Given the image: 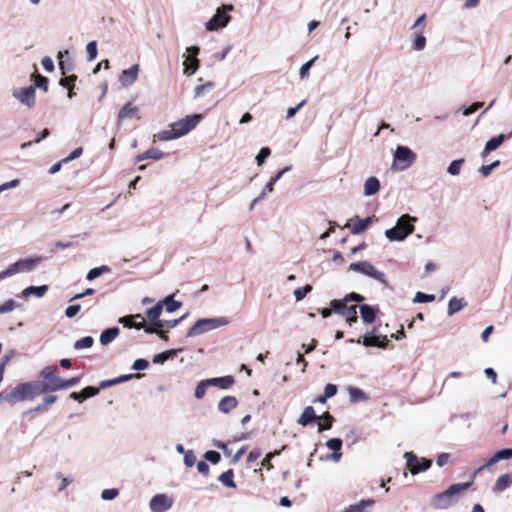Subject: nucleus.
I'll return each mask as SVG.
<instances>
[{
    "label": "nucleus",
    "mask_w": 512,
    "mask_h": 512,
    "mask_svg": "<svg viewBox=\"0 0 512 512\" xmlns=\"http://www.w3.org/2000/svg\"><path fill=\"white\" fill-rule=\"evenodd\" d=\"M349 269L355 272L362 273L366 276H369L381 283H385V274L381 271H378L373 264L368 261H360L351 263Z\"/></svg>",
    "instance_id": "obj_8"
},
{
    "label": "nucleus",
    "mask_w": 512,
    "mask_h": 512,
    "mask_svg": "<svg viewBox=\"0 0 512 512\" xmlns=\"http://www.w3.org/2000/svg\"><path fill=\"white\" fill-rule=\"evenodd\" d=\"M320 420V417L315 414L312 406H307L298 419V423L302 426H307L312 422Z\"/></svg>",
    "instance_id": "obj_20"
},
{
    "label": "nucleus",
    "mask_w": 512,
    "mask_h": 512,
    "mask_svg": "<svg viewBox=\"0 0 512 512\" xmlns=\"http://www.w3.org/2000/svg\"><path fill=\"white\" fill-rule=\"evenodd\" d=\"M416 221L415 217H411L408 214L402 215L398 221L395 227L387 229L385 231V236L390 241H402L404 240L408 235L413 233L414 231V225L412 222Z\"/></svg>",
    "instance_id": "obj_4"
},
{
    "label": "nucleus",
    "mask_w": 512,
    "mask_h": 512,
    "mask_svg": "<svg viewBox=\"0 0 512 512\" xmlns=\"http://www.w3.org/2000/svg\"><path fill=\"white\" fill-rule=\"evenodd\" d=\"M510 483H511V478H510L509 474L501 475L495 482V484L493 486V491L496 493L502 492L509 487Z\"/></svg>",
    "instance_id": "obj_34"
},
{
    "label": "nucleus",
    "mask_w": 512,
    "mask_h": 512,
    "mask_svg": "<svg viewBox=\"0 0 512 512\" xmlns=\"http://www.w3.org/2000/svg\"><path fill=\"white\" fill-rule=\"evenodd\" d=\"M375 220V217H367L365 219H361L359 216H354L351 218L346 227L351 231L352 234H360L365 231L370 224H372Z\"/></svg>",
    "instance_id": "obj_11"
},
{
    "label": "nucleus",
    "mask_w": 512,
    "mask_h": 512,
    "mask_svg": "<svg viewBox=\"0 0 512 512\" xmlns=\"http://www.w3.org/2000/svg\"><path fill=\"white\" fill-rule=\"evenodd\" d=\"M86 51L88 54V60L92 61L97 56V43L96 41H91L86 46Z\"/></svg>",
    "instance_id": "obj_54"
},
{
    "label": "nucleus",
    "mask_w": 512,
    "mask_h": 512,
    "mask_svg": "<svg viewBox=\"0 0 512 512\" xmlns=\"http://www.w3.org/2000/svg\"><path fill=\"white\" fill-rule=\"evenodd\" d=\"M277 454H279V452H270V453H268V454L264 457V459L262 460V462H261V467H264V468H266L267 470L272 469V468H273V465H272L271 460H272V458H273L275 455H277Z\"/></svg>",
    "instance_id": "obj_62"
},
{
    "label": "nucleus",
    "mask_w": 512,
    "mask_h": 512,
    "mask_svg": "<svg viewBox=\"0 0 512 512\" xmlns=\"http://www.w3.org/2000/svg\"><path fill=\"white\" fill-rule=\"evenodd\" d=\"M377 328H373L372 332L367 333L363 336L362 344L366 347H379V348H387L388 339L385 335L378 336L376 335Z\"/></svg>",
    "instance_id": "obj_12"
},
{
    "label": "nucleus",
    "mask_w": 512,
    "mask_h": 512,
    "mask_svg": "<svg viewBox=\"0 0 512 512\" xmlns=\"http://www.w3.org/2000/svg\"><path fill=\"white\" fill-rule=\"evenodd\" d=\"M209 386H210L209 379L202 380L201 382H199V384L197 385V387L195 389V393H194L195 397L197 399L203 398L206 393V390Z\"/></svg>",
    "instance_id": "obj_43"
},
{
    "label": "nucleus",
    "mask_w": 512,
    "mask_h": 512,
    "mask_svg": "<svg viewBox=\"0 0 512 512\" xmlns=\"http://www.w3.org/2000/svg\"><path fill=\"white\" fill-rule=\"evenodd\" d=\"M375 504L373 499H362L358 503L352 504L347 507L344 512H366Z\"/></svg>",
    "instance_id": "obj_22"
},
{
    "label": "nucleus",
    "mask_w": 512,
    "mask_h": 512,
    "mask_svg": "<svg viewBox=\"0 0 512 512\" xmlns=\"http://www.w3.org/2000/svg\"><path fill=\"white\" fill-rule=\"evenodd\" d=\"M210 386H216L220 389H229L235 383V379L233 376L228 375L224 377H217L209 379Z\"/></svg>",
    "instance_id": "obj_23"
},
{
    "label": "nucleus",
    "mask_w": 512,
    "mask_h": 512,
    "mask_svg": "<svg viewBox=\"0 0 512 512\" xmlns=\"http://www.w3.org/2000/svg\"><path fill=\"white\" fill-rule=\"evenodd\" d=\"M434 300H435V296L433 294H425L422 292H417L415 295V298H414L415 302H420V303L432 302Z\"/></svg>",
    "instance_id": "obj_55"
},
{
    "label": "nucleus",
    "mask_w": 512,
    "mask_h": 512,
    "mask_svg": "<svg viewBox=\"0 0 512 512\" xmlns=\"http://www.w3.org/2000/svg\"><path fill=\"white\" fill-rule=\"evenodd\" d=\"M35 87L41 88L44 91L48 90V79L40 74H33Z\"/></svg>",
    "instance_id": "obj_47"
},
{
    "label": "nucleus",
    "mask_w": 512,
    "mask_h": 512,
    "mask_svg": "<svg viewBox=\"0 0 512 512\" xmlns=\"http://www.w3.org/2000/svg\"><path fill=\"white\" fill-rule=\"evenodd\" d=\"M50 393L48 380L39 377V380L21 382L9 391L0 393V399L14 405L19 402L33 401L36 397Z\"/></svg>",
    "instance_id": "obj_1"
},
{
    "label": "nucleus",
    "mask_w": 512,
    "mask_h": 512,
    "mask_svg": "<svg viewBox=\"0 0 512 512\" xmlns=\"http://www.w3.org/2000/svg\"><path fill=\"white\" fill-rule=\"evenodd\" d=\"M57 372L58 367L56 365H48L45 366L38 374V377H44L48 380L50 393L68 389L80 382L79 376L63 379L57 375Z\"/></svg>",
    "instance_id": "obj_2"
},
{
    "label": "nucleus",
    "mask_w": 512,
    "mask_h": 512,
    "mask_svg": "<svg viewBox=\"0 0 512 512\" xmlns=\"http://www.w3.org/2000/svg\"><path fill=\"white\" fill-rule=\"evenodd\" d=\"M219 481L225 485L226 487H229V488H236V483L234 481V473H233V470L232 469H229L225 472H223L220 476H219Z\"/></svg>",
    "instance_id": "obj_35"
},
{
    "label": "nucleus",
    "mask_w": 512,
    "mask_h": 512,
    "mask_svg": "<svg viewBox=\"0 0 512 512\" xmlns=\"http://www.w3.org/2000/svg\"><path fill=\"white\" fill-rule=\"evenodd\" d=\"M49 134H50V131L47 128L43 129L36 139H34L33 141L23 143L21 145V149H25V148L29 147L30 145H32V143H39L41 140L48 137Z\"/></svg>",
    "instance_id": "obj_52"
},
{
    "label": "nucleus",
    "mask_w": 512,
    "mask_h": 512,
    "mask_svg": "<svg viewBox=\"0 0 512 512\" xmlns=\"http://www.w3.org/2000/svg\"><path fill=\"white\" fill-rule=\"evenodd\" d=\"M233 10L234 6L232 4H226L218 8L215 15L206 23V29L208 31H216L225 27L231 19L228 12Z\"/></svg>",
    "instance_id": "obj_7"
},
{
    "label": "nucleus",
    "mask_w": 512,
    "mask_h": 512,
    "mask_svg": "<svg viewBox=\"0 0 512 512\" xmlns=\"http://www.w3.org/2000/svg\"><path fill=\"white\" fill-rule=\"evenodd\" d=\"M317 58H318V56H315L301 66L300 71H299L300 78L304 79L308 76L309 70Z\"/></svg>",
    "instance_id": "obj_51"
},
{
    "label": "nucleus",
    "mask_w": 512,
    "mask_h": 512,
    "mask_svg": "<svg viewBox=\"0 0 512 512\" xmlns=\"http://www.w3.org/2000/svg\"><path fill=\"white\" fill-rule=\"evenodd\" d=\"M41 260H42L41 257L18 260L17 264L19 265V271L20 272L31 271Z\"/></svg>",
    "instance_id": "obj_28"
},
{
    "label": "nucleus",
    "mask_w": 512,
    "mask_h": 512,
    "mask_svg": "<svg viewBox=\"0 0 512 512\" xmlns=\"http://www.w3.org/2000/svg\"><path fill=\"white\" fill-rule=\"evenodd\" d=\"M463 163L464 159H457L452 161L447 169V172L453 176L458 175L460 173Z\"/></svg>",
    "instance_id": "obj_46"
},
{
    "label": "nucleus",
    "mask_w": 512,
    "mask_h": 512,
    "mask_svg": "<svg viewBox=\"0 0 512 512\" xmlns=\"http://www.w3.org/2000/svg\"><path fill=\"white\" fill-rule=\"evenodd\" d=\"M171 506L172 500L164 494H157L150 501V508L153 512H164Z\"/></svg>",
    "instance_id": "obj_14"
},
{
    "label": "nucleus",
    "mask_w": 512,
    "mask_h": 512,
    "mask_svg": "<svg viewBox=\"0 0 512 512\" xmlns=\"http://www.w3.org/2000/svg\"><path fill=\"white\" fill-rule=\"evenodd\" d=\"M426 45V38L423 36L422 32L417 33L415 39L413 41V49L414 50H422Z\"/></svg>",
    "instance_id": "obj_48"
},
{
    "label": "nucleus",
    "mask_w": 512,
    "mask_h": 512,
    "mask_svg": "<svg viewBox=\"0 0 512 512\" xmlns=\"http://www.w3.org/2000/svg\"><path fill=\"white\" fill-rule=\"evenodd\" d=\"M360 314L364 322L373 323L376 318L375 309L367 304L360 306Z\"/></svg>",
    "instance_id": "obj_29"
},
{
    "label": "nucleus",
    "mask_w": 512,
    "mask_h": 512,
    "mask_svg": "<svg viewBox=\"0 0 512 512\" xmlns=\"http://www.w3.org/2000/svg\"><path fill=\"white\" fill-rule=\"evenodd\" d=\"M349 395H350V400L352 402L366 401L368 399L367 395L361 389H359L357 387H350Z\"/></svg>",
    "instance_id": "obj_40"
},
{
    "label": "nucleus",
    "mask_w": 512,
    "mask_h": 512,
    "mask_svg": "<svg viewBox=\"0 0 512 512\" xmlns=\"http://www.w3.org/2000/svg\"><path fill=\"white\" fill-rule=\"evenodd\" d=\"M76 80H77V76L76 75H70V76L61 78L60 81H59V84L62 87L70 88V87H74V83H75Z\"/></svg>",
    "instance_id": "obj_60"
},
{
    "label": "nucleus",
    "mask_w": 512,
    "mask_h": 512,
    "mask_svg": "<svg viewBox=\"0 0 512 512\" xmlns=\"http://www.w3.org/2000/svg\"><path fill=\"white\" fill-rule=\"evenodd\" d=\"M201 119L202 115L200 114L186 116L176 122L171 123L170 128H172L174 136L179 138L193 130L201 121Z\"/></svg>",
    "instance_id": "obj_6"
},
{
    "label": "nucleus",
    "mask_w": 512,
    "mask_h": 512,
    "mask_svg": "<svg viewBox=\"0 0 512 512\" xmlns=\"http://www.w3.org/2000/svg\"><path fill=\"white\" fill-rule=\"evenodd\" d=\"M343 441L340 438H332L326 442V446L333 451L332 454L327 455L326 458L334 462H339L342 457Z\"/></svg>",
    "instance_id": "obj_18"
},
{
    "label": "nucleus",
    "mask_w": 512,
    "mask_h": 512,
    "mask_svg": "<svg viewBox=\"0 0 512 512\" xmlns=\"http://www.w3.org/2000/svg\"><path fill=\"white\" fill-rule=\"evenodd\" d=\"M132 377V375H125V376H121L119 378H116V379H112V380H104L100 383V388H106V387H109V386H112V385H115L117 383H120L122 381H125L127 379H130Z\"/></svg>",
    "instance_id": "obj_53"
},
{
    "label": "nucleus",
    "mask_w": 512,
    "mask_h": 512,
    "mask_svg": "<svg viewBox=\"0 0 512 512\" xmlns=\"http://www.w3.org/2000/svg\"><path fill=\"white\" fill-rule=\"evenodd\" d=\"M58 400L57 395H53L48 393L43 399L42 402L35 406L32 411L42 413L48 410L49 406L54 404Z\"/></svg>",
    "instance_id": "obj_24"
},
{
    "label": "nucleus",
    "mask_w": 512,
    "mask_h": 512,
    "mask_svg": "<svg viewBox=\"0 0 512 512\" xmlns=\"http://www.w3.org/2000/svg\"><path fill=\"white\" fill-rule=\"evenodd\" d=\"M14 97L29 108L35 105V87L29 86L14 92Z\"/></svg>",
    "instance_id": "obj_13"
},
{
    "label": "nucleus",
    "mask_w": 512,
    "mask_h": 512,
    "mask_svg": "<svg viewBox=\"0 0 512 512\" xmlns=\"http://www.w3.org/2000/svg\"><path fill=\"white\" fill-rule=\"evenodd\" d=\"M47 289L48 288L45 285L44 286H38V287L37 286H30V287H28V288H26L24 290V294L25 295L34 294V295H36L38 297H42L46 293Z\"/></svg>",
    "instance_id": "obj_45"
},
{
    "label": "nucleus",
    "mask_w": 512,
    "mask_h": 512,
    "mask_svg": "<svg viewBox=\"0 0 512 512\" xmlns=\"http://www.w3.org/2000/svg\"><path fill=\"white\" fill-rule=\"evenodd\" d=\"M238 405V400L236 397L234 396H225L223 397L219 403H218V409L222 412V413H229L230 411H232L233 409H235Z\"/></svg>",
    "instance_id": "obj_21"
},
{
    "label": "nucleus",
    "mask_w": 512,
    "mask_h": 512,
    "mask_svg": "<svg viewBox=\"0 0 512 512\" xmlns=\"http://www.w3.org/2000/svg\"><path fill=\"white\" fill-rule=\"evenodd\" d=\"M228 323L229 321L224 317L199 319L192 327H190L187 332V337L201 335L218 327L225 326Z\"/></svg>",
    "instance_id": "obj_5"
},
{
    "label": "nucleus",
    "mask_w": 512,
    "mask_h": 512,
    "mask_svg": "<svg viewBox=\"0 0 512 512\" xmlns=\"http://www.w3.org/2000/svg\"><path fill=\"white\" fill-rule=\"evenodd\" d=\"M471 484L472 482H466L451 485L445 491L434 496L432 502L433 506L438 509L448 508L455 502L456 497H458L462 491L467 490Z\"/></svg>",
    "instance_id": "obj_3"
},
{
    "label": "nucleus",
    "mask_w": 512,
    "mask_h": 512,
    "mask_svg": "<svg viewBox=\"0 0 512 512\" xmlns=\"http://www.w3.org/2000/svg\"><path fill=\"white\" fill-rule=\"evenodd\" d=\"M204 457L206 460L210 461L213 464H217L221 459L220 453L214 450L207 451Z\"/></svg>",
    "instance_id": "obj_59"
},
{
    "label": "nucleus",
    "mask_w": 512,
    "mask_h": 512,
    "mask_svg": "<svg viewBox=\"0 0 512 512\" xmlns=\"http://www.w3.org/2000/svg\"><path fill=\"white\" fill-rule=\"evenodd\" d=\"M163 327H164V322L157 321L154 323V326L144 327V331L148 334L156 333L159 335V337L161 339L167 340L168 336H167L166 332L162 330Z\"/></svg>",
    "instance_id": "obj_33"
},
{
    "label": "nucleus",
    "mask_w": 512,
    "mask_h": 512,
    "mask_svg": "<svg viewBox=\"0 0 512 512\" xmlns=\"http://www.w3.org/2000/svg\"><path fill=\"white\" fill-rule=\"evenodd\" d=\"M405 458L407 460L406 466L407 469L413 474H418L420 472L426 471L432 465V461L429 459H419L413 452H406Z\"/></svg>",
    "instance_id": "obj_10"
},
{
    "label": "nucleus",
    "mask_w": 512,
    "mask_h": 512,
    "mask_svg": "<svg viewBox=\"0 0 512 512\" xmlns=\"http://www.w3.org/2000/svg\"><path fill=\"white\" fill-rule=\"evenodd\" d=\"M94 343V339L91 336H85L79 340H77L74 344V348L77 350L90 348Z\"/></svg>",
    "instance_id": "obj_42"
},
{
    "label": "nucleus",
    "mask_w": 512,
    "mask_h": 512,
    "mask_svg": "<svg viewBox=\"0 0 512 512\" xmlns=\"http://www.w3.org/2000/svg\"><path fill=\"white\" fill-rule=\"evenodd\" d=\"M148 366L149 362L146 359L139 358L134 361L132 368L137 371H142L147 369Z\"/></svg>",
    "instance_id": "obj_63"
},
{
    "label": "nucleus",
    "mask_w": 512,
    "mask_h": 512,
    "mask_svg": "<svg viewBox=\"0 0 512 512\" xmlns=\"http://www.w3.org/2000/svg\"><path fill=\"white\" fill-rule=\"evenodd\" d=\"M320 420H324L323 423H319L318 425V431L323 432L325 430H329L332 428L334 417L329 413L325 412L322 416H319Z\"/></svg>",
    "instance_id": "obj_38"
},
{
    "label": "nucleus",
    "mask_w": 512,
    "mask_h": 512,
    "mask_svg": "<svg viewBox=\"0 0 512 512\" xmlns=\"http://www.w3.org/2000/svg\"><path fill=\"white\" fill-rule=\"evenodd\" d=\"M119 334V328L113 327L104 330L100 335V342L102 345H107L112 342Z\"/></svg>",
    "instance_id": "obj_31"
},
{
    "label": "nucleus",
    "mask_w": 512,
    "mask_h": 512,
    "mask_svg": "<svg viewBox=\"0 0 512 512\" xmlns=\"http://www.w3.org/2000/svg\"><path fill=\"white\" fill-rule=\"evenodd\" d=\"M139 65L134 64L129 69L123 70L119 76V82L127 87L132 85L138 78Z\"/></svg>",
    "instance_id": "obj_15"
},
{
    "label": "nucleus",
    "mask_w": 512,
    "mask_h": 512,
    "mask_svg": "<svg viewBox=\"0 0 512 512\" xmlns=\"http://www.w3.org/2000/svg\"><path fill=\"white\" fill-rule=\"evenodd\" d=\"M156 137L160 140V141H168V140H172V139H176L177 137L174 136V132L172 130V128H170V130H163L161 132H159Z\"/></svg>",
    "instance_id": "obj_58"
},
{
    "label": "nucleus",
    "mask_w": 512,
    "mask_h": 512,
    "mask_svg": "<svg viewBox=\"0 0 512 512\" xmlns=\"http://www.w3.org/2000/svg\"><path fill=\"white\" fill-rule=\"evenodd\" d=\"M162 302V305H165L166 311L172 313L179 309L182 306L180 301H176L173 299V295L167 296Z\"/></svg>",
    "instance_id": "obj_39"
},
{
    "label": "nucleus",
    "mask_w": 512,
    "mask_h": 512,
    "mask_svg": "<svg viewBox=\"0 0 512 512\" xmlns=\"http://www.w3.org/2000/svg\"><path fill=\"white\" fill-rule=\"evenodd\" d=\"M173 354H174V350L164 351L162 353H159V354L155 355L154 358H153V362L154 363H163L166 360H168L170 358V356L173 355Z\"/></svg>",
    "instance_id": "obj_56"
},
{
    "label": "nucleus",
    "mask_w": 512,
    "mask_h": 512,
    "mask_svg": "<svg viewBox=\"0 0 512 512\" xmlns=\"http://www.w3.org/2000/svg\"><path fill=\"white\" fill-rule=\"evenodd\" d=\"M110 271H111V268L109 266L102 265L100 267L91 269L88 272L86 279L88 281H92V280L96 279L97 277L101 276L103 273H109Z\"/></svg>",
    "instance_id": "obj_37"
},
{
    "label": "nucleus",
    "mask_w": 512,
    "mask_h": 512,
    "mask_svg": "<svg viewBox=\"0 0 512 512\" xmlns=\"http://www.w3.org/2000/svg\"><path fill=\"white\" fill-rule=\"evenodd\" d=\"M380 189V182L376 177H370L365 181L364 194L367 196L376 194Z\"/></svg>",
    "instance_id": "obj_27"
},
{
    "label": "nucleus",
    "mask_w": 512,
    "mask_h": 512,
    "mask_svg": "<svg viewBox=\"0 0 512 512\" xmlns=\"http://www.w3.org/2000/svg\"><path fill=\"white\" fill-rule=\"evenodd\" d=\"M347 303L348 302L346 300V297H344L343 299L332 300L331 309L334 310L336 313L341 314L342 311H344V309L346 308Z\"/></svg>",
    "instance_id": "obj_44"
},
{
    "label": "nucleus",
    "mask_w": 512,
    "mask_h": 512,
    "mask_svg": "<svg viewBox=\"0 0 512 512\" xmlns=\"http://www.w3.org/2000/svg\"><path fill=\"white\" fill-rule=\"evenodd\" d=\"M162 310H163L162 302H158L154 307H152L146 311V316L151 321L150 326H154L155 322L160 321L159 317L162 313Z\"/></svg>",
    "instance_id": "obj_32"
},
{
    "label": "nucleus",
    "mask_w": 512,
    "mask_h": 512,
    "mask_svg": "<svg viewBox=\"0 0 512 512\" xmlns=\"http://www.w3.org/2000/svg\"><path fill=\"white\" fill-rule=\"evenodd\" d=\"M185 72L193 74L199 67V60L196 57H188L185 62Z\"/></svg>",
    "instance_id": "obj_41"
},
{
    "label": "nucleus",
    "mask_w": 512,
    "mask_h": 512,
    "mask_svg": "<svg viewBox=\"0 0 512 512\" xmlns=\"http://www.w3.org/2000/svg\"><path fill=\"white\" fill-rule=\"evenodd\" d=\"M312 290V286L310 285H306L302 288H297L295 291H294V296L296 298V300H302L310 291Z\"/></svg>",
    "instance_id": "obj_57"
},
{
    "label": "nucleus",
    "mask_w": 512,
    "mask_h": 512,
    "mask_svg": "<svg viewBox=\"0 0 512 512\" xmlns=\"http://www.w3.org/2000/svg\"><path fill=\"white\" fill-rule=\"evenodd\" d=\"M271 154V150L268 147H263L260 149L258 155L256 156L257 165L261 166L266 158H268Z\"/></svg>",
    "instance_id": "obj_50"
},
{
    "label": "nucleus",
    "mask_w": 512,
    "mask_h": 512,
    "mask_svg": "<svg viewBox=\"0 0 512 512\" xmlns=\"http://www.w3.org/2000/svg\"><path fill=\"white\" fill-rule=\"evenodd\" d=\"M119 494V491L117 489H104L101 493V497L104 500H112L116 498Z\"/></svg>",
    "instance_id": "obj_64"
},
{
    "label": "nucleus",
    "mask_w": 512,
    "mask_h": 512,
    "mask_svg": "<svg viewBox=\"0 0 512 512\" xmlns=\"http://www.w3.org/2000/svg\"><path fill=\"white\" fill-rule=\"evenodd\" d=\"M119 322L122 323L127 328H135V329H144V327H148L145 324V320L142 315H130L124 316L119 319Z\"/></svg>",
    "instance_id": "obj_17"
},
{
    "label": "nucleus",
    "mask_w": 512,
    "mask_h": 512,
    "mask_svg": "<svg viewBox=\"0 0 512 512\" xmlns=\"http://www.w3.org/2000/svg\"><path fill=\"white\" fill-rule=\"evenodd\" d=\"M341 315L345 317V319H346V321L348 322L349 325H352L353 323H356L357 319H358L357 311H356V306L355 305H352V306H349V307L346 306L344 311H342Z\"/></svg>",
    "instance_id": "obj_36"
},
{
    "label": "nucleus",
    "mask_w": 512,
    "mask_h": 512,
    "mask_svg": "<svg viewBox=\"0 0 512 512\" xmlns=\"http://www.w3.org/2000/svg\"><path fill=\"white\" fill-rule=\"evenodd\" d=\"M416 160V154L406 146H398L394 154L395 165L398 169L405 170L409 168Z\"/></svg>",
    "instance_id": "obj_9"
},
{
    "label": "nucleus",
    "mask_w": 512,
    "mask_h": 512,
    "mask_svg": "<svg viewBox=\"0 0 512 512\" xmlns=\"http://www.w3.org/2000/svg\"><path fill=\"white\" fill-rule=\"evenodd\" d=\"M508 137L509 136H507L505 134H500V135L488 140L485 144L483 151L480 154L481 157L482 158L487 157L490 152L496 150L504 142V140L507 139Z\"/></svg>",
    "instance_id": "obj_19"
},
{
    "label": "nucleus",
    "mask_w": 512,
    "mask_h": 512,
    "mask_svg": "<svg viewBox=\"0 0 512 512\" xmlns=\"http://www.w3.org/2000/svg\"><path fill=\"white\" fill-rule=\"evenodd\" d=\"M465 305L466 302L463 298L458 299L456 297H452L448 303V315L452 316L453 314L459 312L461 309L464 308Z\"/></svg>",
    "instance_id": "obj_30"
},
{
    "label": "nucleus",
    "mask_w": 512,
    "mask_h": 512,
    "mask_svg": "<svg viewBox=\"0 0 512 512\" xmlns=\"http://www.w3.org/2000/svg\"><path fill=\"white\" fill-rule=\"evenodd\" d=\"M164 156L163 152L159 150L158 148H152L147 150L146 152L139 154L136 156V162H141L145 159H154V160H160Z\"/></svg>",
    "instance_id": "obj_26"
},
{
    "label": "nucleus",
    "mask_w": 512,
    "mask_h": 512,
    "mask_svg": "<svg viewBox=\"0 0 512 512\" xmlns=\"http://www.w3.org/2000/svg\"><path fill=\"white\" fill-rule=\"evenodd\" d=\"M19 272V265L15 262L0 273V279H4Z\"/></svg>",
    "instance_id": "obj_49"
},
{
    "label": "nucleus",
    "mask_w": 512,
    "mask_h": 512,
    "mask_svg": "<svg viewBox=\"0 0 512 512\" xmlns=\"http://www.w3.org/2000/svg\"><path fill=\"white\" fill-rule=\"evenodd\" d=\"M16 302L13 299H9L0 305V313H8L14 310Z\"/></svg>",
    "instance_id": "obj_61"
},
{
    "label": "nucleus",
    "mask_w": 512,
    "mask_h": 512,
    "mask_svg": "<svg viewBox=\"0 0 512 512\" xmlns=\"http://www.w3.org/2000/svg\"><path fill=\"white\" fill-rule=\"evenodd\" d=\"M140 119L139 109L133 106L131 102L126 103L118 112V124L125 119Z\"/></svg>",
    "instance_id": "obj_16"
},
{
    "label": "nucleus",
    "mask_w": 512,
    "mask_h": 512,
    "mask_svg": "<svg viewBox=\"0 0 512 512\" xmlns=\"http://www.w3.org/2000/svg\"><path fill=\"white\" fill-rule=\"evenodd\" d=\"M512 458V448L502 449L497 451L486 463L485 466L490 467L496 464L498 461L503 459H511Z\"/></svg>",
    "instance_id": "obj_25"
}]
</instances>
